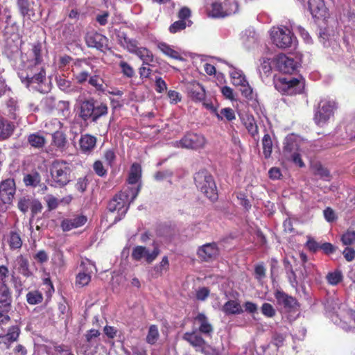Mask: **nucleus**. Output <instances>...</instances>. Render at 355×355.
I'll list each match as a JSON object with an SVG mask.
<instances>
[{
	"mask_svg": "<svg viewBox=\"0 0 355 355\" xmlns=\"http://www.w3.org/2000/svg\"><path fill=\"white\" fill-rule=\"evenodd\" d=\"M21 67L18 76L27 87L33 84H40L46 78V73L42 66V44L39 42L33 44L31 49L21 55Z\"/></svg>",
	"mask_w": 355,
	"mask_h": 355,
	"instance_id": "f257e3e1",
	"label": "nucleus"
},
{
	"mask_svg": "<svg viewBox=\"0 0 355 355\" xmlns=\"http://www.w3.org/2000/svg\"><path fill=\"white\" fill-rule=\"evenodd\" d=\"M76 108L78 118L85 123H96L100 118L106 116L108 113L107 105L94 98L78 101Z\"/></svg>",
	"mask_w": 355,
	"mask_h": 355,
	"instance_id": "f03ea898",
	"label": "nucleus"
},
{
	"mask_svg": "<svg viewBox=\"0 0 355 355\" xmlns=\"http://www.w3.org/2000/svg\"><path fill=\"white\" fill-rule=\"evenodd\" d=\"M140 191V187H130L116 194L109 202L107 210L110 213L117 212L114 223L119 221L127 213L130 204L135 200Z\"/></svg>",
	"mask_w": 355,
	"mask_h": 355,
	"instance_id": "7ed1b4c3",
	"label": "nucleus"
},
{
	"mask_svg": "<svg viewBox=\"0 0 355 355\" xmlns=\"http://www.w3.org/2000/svg\"><path fill=\"white\" fill-rule=\"evenodd\" d=\"M52 182L55 187H63L71 180V164L64 160H55L50 168Z\"/></svg>",
	"mask_w": 355,
	"mask_h": 355,
	"instance_id": "20e7f679",
	"label": "nucleus"
},
{
	"mask_svg": "<svg viewBox=\"0 0 355 355\" xmlns=\"http://www.w3.org/2000/svg\"><path fill=\"white\" fill-rule=\"evenodd\" d=\"M197 188L212 201L218 198V192L213 177L207 171H200L194 175Z\"/></svg>",
	"mask_w": 355,
	"mask_h": 355,
	"instance_id": "39448f33",
	"label": "nucleus"
},
{
	"mask_svg": "<svg viewBox=\"0 0 355 355\" xmlns=\"http://www.w3.org/2000/svg\"><path fill=\"white\" fill-rule=\"evenodd\" d=\"M275 89L280 93L286 95L300 94L304 88V81L302 78L279 77L274 80Z\"/></svg>",
	"mask_w": 355,
	"mask_h": 355,
	"instance_id": "423d86ee",
	"label": "nucleus"
},
{
	"mask_svg": "<svg viewBox=\"0 0 355 355\" xmlns=\"http://www.w3.org/2000/svg\"><path fill=\"white\" fill-rule=\"evenodd\" d=\"M270 36L273 44L280 49L291 47L295 45L297 41L290 29L286 27H273Z\"/></svg>",
	"mask_w": 355,
	"mask_h": 355,
	"instance_id": "0eeeda50",
	"label": "nucleus"
},
{
	"mask_svg": "<svg viewBox=\"0 0 355 355\" xmlns=\"http://www.w3.org/2000/svg\"><path fill=\"white\" fill-rule=\"evenodd\" d=\"M239 5L235 0H225L223 3L215 1L211 3L209 15L215 17H225L238 12Z\"/></svg>",
	"mask_w": 355,
	"mask_h": 355,
	"instance_id": "6e6552de",
	"label": "nucleus"
},
{
	"mask_svg": "<svg viewBox=\"0 0 355 355\" xmlns=\"http://www.w3.org/2000/svg\"><path fill=\"white\" fill-rule=\"evenodd\" d=\"M206 139L202 135L187 132L181 139L173 141L172 146L175 148L198 150L204 148Z\"/></svg>",
	"mask_w": 355,
	"mask_h": 355,
	"instance_id": "1a4fd4ad",
	"label": "nucleus"
},
{
	"mask_svg": "<svg viewBox=\"0 0 355 355\" xmlns=\"http://www.w3.org/2000/svg\"><path fill=\"white\" fill-rule=\"evenodd\" d=\"M18 209L24 214L28 212L30 209L31 211V217L29 220L30 230L32 231V223L35 216L40 213L43 209V206L40 201L32 196L26 195L19 198L17 203Z\"/></svg>",
	"mask_w": 355,
	"mask_h": 355,
	"instance_id": "9d476101",
	"label": "nucleus"
},
{
	"mask_svg": "<svg viewBox=\"0 0 355 355\" xmlns=\"http://www.w3.org/2000/svg\"><path fill=\"white\" fill-rule=\"evenodd\" d=\"M12 295L6 285L0 286V324H6L10 320L8 313L11 310Z\"/></svg>",
	"mask_w": 355,
	"mask_h": 355,
	"instance_id": "9b49d317",
	"label": "nucleus"
},
{
	"mask_svg": "<svg viewBox=\"0 0 355 355\" xmlns=\"http://www.w3.org/2000/svg\"><path fill=\"white\" fill-rule=\"evenodd\" d=\"M335 103L328 100H321L315 110L314 121L318 125H324L333 115Z\"/></svg>",
	"mask_w": 355,
	"mask_h": 355,
	"instance_id": "f8f14e48",
	"label": "nucleus"
},
{
	"mask_svg": "<svg viewBox=\"0 0 355 355\" xmlns=\"http://www.w3.org/2000/svg\"><path fill=\"white\" fill-rule=\"evenodd\" d=\"M15 193L14 180L7 179L0 184V210L7 209V205L11 203Z\"/></svg>",
	"mask_w": 355,
	"mask_h": 355,
	"instance_id": "ddd939ff",
	"label": "nucleus"
},
{
	"mask_svg": "<svg viewBox=\"0 0 355 355\" xmlns=\"http://www.w3.org/2000/svg\"><path fill=\"white\" fill-rule=\"evenodd\" d=\"M275 63L277 68L284 73H292L300 65V58H294L282 53L277 55Z\"/></svg>",
	"mask_w": 355,
	"mask_h": 355,
	"instance_id": "4468645a",
	"label": "nucleus"
},
{
	"mask_svg": "<svg viewBox=\"0 0 355 355\" xmlns=\"http://www.w3.org/2000/svg\"><path fill=\"white\" fill-rule=\"evenodd\" d=\"M283 156L286 160L292 161L300 167L304 166L299 153L297 144L291 139L287 138L286 139L283 150Z\"/></svg>",
	"mask_w": 355,
	"mask_h": 355,
	"instance_id": "2eb2a0df",
	"label": "nucleus"
},
{
	"mask_svg": "<svg viewBox=\"0 0 355 355\" xmlns=\"http://www.w3.org/2000/svg\"><path fill=\"white\" fill-rule=\"evenodd\" d=\"M274 296L277 301V304L286 312H291L297 309L299 306L297 300L286 294L281 290L275 291Z\"/></svg>",
	"mask_w": 355,
	"mask_h": 355,
	"instance_id": "dca6fc26",
	"label": "nucleus"
},
{
	"mask_svg": "<svg viewBox=\"0 0 355 355\" xmlns=\"http://www.w3.org/2000/svg\"><path fill=\"white\" fill-rule=\"evenodd\" d=\"M230 76L231 77L232 83L233 85L243 87L241 92L243 96L245 97L251 96L252 89L249 85L248 82L241 70L232 68V69L230 71Z\"/></svg>",
	"mask_w": 355,
	"mask_h": 355,
	"instance_id": "f3484780",
	"label": "nucleus"
},
{
	"mask_svg": "<svg viewBox=\"0 0 355 355\" xmlns=\"http://www.w3.org/2000/svg\"><path fill=\"white\" fill-rule=\"evenodd\" d=\"M159 254V250L155 247L150 252L146 247L136 246L133 248L131 257L134 260L140 261L145 259L147 263L153 262Z\"/></svg>",
	"mask_w": 355,
	"mask_h": 355,
	"instance_id": "a211bd4d",
	"label": "nucleus"
},
{
	"mask_svg": "<svg viewBox=\"0 0 355 355\" xmlns=\"http://www.w3.org/2000/svg\"><path fill=\"white\" fill-rule=\"evenodd\" d=\"M85 40L89 47L96 48L100 51H104L107 49V38L97 32L92 31L87 33Z\"/></svg>",
	"mask_w": 355,
	"mask_h": 355,
	"instance_id": "6ab92c4d",
	"label": "nucleus"
},
{
	"mask_svg": "<svg viewBox=\"0 0 355 355\" xmlns=\"http://www.w3.org/2000/svg\"><path fill=\"white\" fill-rule=\"evenodd\" d=\"M219 250L215 243H207L198 250V257L205 261H211L217 257Z\"/></svg>",
	"mask_w": 355,
	"mask_h": 355,
	"instance_id": "aec40b11",
	"label": "nucleus"
},
{
	"mask_svg": "<svg viewBox=\"0 0 355 355\" xmlns=\"http://www.w3.org/2000/svg\"><path fill=\"white\" fill-rule=\"evenodd\" d=\"M308 3L309 9L313 17L321 19L327 16V8L324 0H309Z\"/></svg>",
	"mask_w": 355,
	"mask_h": 355,
	"instance_id": "412c9836",
	"label": "nucleus"
},
{
	"mask_svg": "<svg viewBox=\"0 0 355 355\" xmlns=\"http://www.w3.org/2000/svg\"><path fill=\"white\" fill-rule=\"evenodd\" d=\"M87 217L83 215H75L64 218L61 222V227L64 232L70 231L73 229L80 227L87 222Z\"/></svg>",
	"mask_w": 355,
	"mask_h": 355,
	"instance_id": "4be33fe9",
	"label": "nucleus"
},
{
	"mask_svg": "<svg viewBox=\"0 0 355 355\" xmlns=\"http://www.w3.org/2000/svg\"><path fill=\"white\" fill-rule=\"evenodd\" d=\"M21 333L18 325L10 327L6 334L0 335V345H3L6 349H8L11 344L17 341Z\"/></svg>",
	"mask_w": 355,
	"mask_h": 355,
	"instance_id": "5701e85b",
	"label": "nucleus"
},
{
	"mask_svg": "<svg viewBox=\"0 0 355 355\" xmlns=\"http://www.w3.org/2000/svg\"><path fill=\"white\" fill-rule=\"evenodd\" d=\"M55 82L58 88L67 94H76L80 92L81 88L76 84L71 83L64 76H58L55 77Z\"/></svg>",
	"mask_w": 355,
	"mask_h": 355,
	"instance_id": "b1692460",
	"label": "nucleus"
},
{
	"mask_svg": "<svg viewBox=\"0 0 355 355\" xmlns=\"http://www.w3.org/2000/svg\"><path fill=\"white\" fill-rule=\"evenodd\" d=\"M187 92L189 97L194 101L200 102L205 98V89L199 83H189L187 86Z\"/></svg>",
	"mask_w": 355,
	"mask_h": 355,
	"instance_id": "393cba45",
	"label": "nucleus"
},
{
	"mask_svg": "<svg viewBox=\"0 0 355 355\" xmlns=\"http://www.w3.org/2000/svg\"><path fill=\"white\" fill-rule=\"evenodd\" d=\"M96 137L92 135L85 134L82 135L79 140L81 152L85 154H90L96 147Z\"/></svg>",
	"mask_w": 355,
	"mask_h": 355,
	"instance_id": "a878e982",
	"label": "nucleus"
},
{
	"mask_svg": "<svg viewBox=\"0 0 355 355\" xmlns=\"http://www.w3.org/2000/svg\"><path fill=\"white\" fill-rule=\"evenodd\" d=\"M183 339L189 343L197 351H202L206 345L205 340L196 331L186 332L183 336Z\"/></svg>",
	"mask_w": 355,
	"mask_h": 355,
	"instance_id": "bb28decb",
	"label": "nucleus"
},
{
	"mask_svg": "<svg viewBox=\"0 0 355 355\" xmlns=\"http://www.w3.org/2000/svg\"><path fill=\"white\" fill-rule=\"evenodd\" d=\"M243 44L248 49L254 47L259 40V35L253 28H248L241 33Z\"/></svg>",
	"mask_w": 355,
	"mask_h": 355,
	"instance_id": "cd10ccee",
	"label": "nucleus"
},
{
	"mask_svg": "<svg viewBox=\"0 0 355 355\" xmlns=\"http://www.w3.org/2000/svg\"><path fill=\"white\" fill-rule=\"evenodd\" d=\"M221 311L227 315H239L243 313V309L238 300H229L221 308Z\"/></svg>",
	"mask_w": 355,
	"mask_h": 355,
	"instance_id": "c85d7f7f",
	"label": "nucleus"
},
{
	"mask_svg": "<svg viewBox=\"0 0 355 355\" xmlns=\"http://www.w3.org/2000/svg\"><path fill=\"white\" fill-rule=\"evenodd\" d=\"M195 322L199 324V331L205 335L209 336L213 332V327L209 323L207 317L204 313H198L194 318Z\"/></svg>",
	"mask_w": 355,
	"mask_h": 355,
	"instance_id": "c756f323",
	"label": "nucleus"
},
{
	"mask_svg": "<svg viewBox=\"0 0 355 355\" xmlns=\"http://www.w3.org/2000/svg\"><path fill=\"white\" fill-rule=\"evenodd\" d=\"M33 4V3L30 2L29 0H17V5L19 13L23 17H27L28 19H31V17L35 16Z\"/></svg>",
	"mask_w": 355,
	"mask_h": 355,
	"instance_id": "7c9ffc66",
	"label": "nucleus"
},
{
	"mask_svg": "<svg viewBox=\"0 0 355 355\" xmlns=\"http://www.w3.org/2000/svg\"><path fill=\"white\" fill-rule=\"evenodd\" d=\"M15 261L18 266V270L21 275L27 277L32 275V272L29 269V263L27 259L22 255H20L16 258Z\"/></svg>",
	"mask_w": 355,
	"mask_h": 355,
	"instance_id": "2f4dec72",
	"label": "nucleus"
},
{
	"mask_svg": "<svg viewBox=\"0 0 355 355\" xmlns=\"http://www.w3.org/2000/svg\"><path fill=\"white\" fill-rule=\"evenodd\" d=\"M137 55L142 61L144 64L150 65L153 62V53L145 47H138L137 51L134 53Z\"/></svg>",
	"mask_w": 355,
	"mask_h": 355,
	"instance_id": "473e14b6",
	"label": "nucleus"
},
{
	"mask_svg": "<svg viewBox=\"0 0 355 355\" xmlns=\"http://www.w3.org/2000/svg\"><path fill=\"white\" fill-rule=\"evenodd\" d=\"M259 62L260 64L257 70L260 77L261 78H263V76L268 77L270 74L272 70L270 59L267 58H261L259 60Z\"/></svg>",
	"mask_w": 355,
	"mask_h": 355,
	"instance_id": "72a5a7b5",
	"label": "nucleus"
},
{
	"mask_svg": "<svg viewBox=\"0 0 355 355\" xmlns=\"http://www.w3.org/2000/svg\"><path fill=\"white\" fill-rule=\"evenodd\" d=\"M28 142L33 148H41L44 146L46 139L43 136L36 132L28 135Z\"/></svg>",
	"mask_w": 355,
	"mask_h": 355,
	"instance_id": "f704fd0d",
	"label": "nucleus"
},
{
	"mask_svg": "<svg viewBox=\"0 0 355 355\" xmlns=\"http://www.w3.org/2000/svg\"><path fill=\"white\" fill-rule=\"evenodd\" d=\"M157 47L166 55L175 60H182V58L180 55L179 53L175 50L173 49L167 44L164 42L159 43Z\"/></svg>",
	"mask_w": 355,
	"mask_h": 355,
	"instance_id": "c9c22d12",
	"label": "nucleus"
},
{
	"mask_svg": "<svg viewBox=\"0 0 355 355\" xmlns=\"http://www.w3.org/2000/svg\"><path fill=\"white\" fill-rule=\"evenodd\" d=\"M13 131V125L8 121L0 119V139L9 137Z\"/></svg>",
	"mask_w": 355,
	"mask_h": 355,
	"instance_id": "e433bc0d",
	"label": "nucleus"
},
{
	"mask_svg": "<svg viewBox=\"0 0 355 355\" xmlns=\"http://www.w3.org/2000/svg\"><path fill=\"white\" fill-rule=\"evenodd\" d=\"M53 144L58 148L63 150L65 148L67 145V137L66 135L61 131H55L52 135Z\"/></svg>",
	"mask_w": 355,
	"mask_h": 355,
	"instance_id": "4c0bfd02",
	"label": "nucleus"
},
{
	"mask_svg": "<svg viewBox=\"0 0 355 355\" xmlns=\"http://www.w3.org/2000/svg\"><path fill=\"white\" fill-rule=\"evenodd\" d=\"M159 338V332L157 325L151 324L146 337V341L148 344L154 345Z\"/></svg>",
	"mask_w": 355,
	"mask_h": 355,
	"instance_id": "58836bf2",
	"label": "nucleus"
},
{
	"mask_svg": "<svg viewBox=\"0 0 355 355\" xmlns=\"http://www.w3.org/2000/svg\"><path fill=\"white\" fill-rule=\"evenodd\" d=\"M141 174V166L138 164H133L131 166L128 177L129 184H136L140 179Z\"/></svg>",
	"mask_w": 355,
	"mask_h": 355,
	"instance_id": "ea45409f",
	"label": "nucleus"
},
{
	"mask_svg": "<svg viewBox=\"0 0 355 355\" xmlns=\"http://www.w3.org/2000/svg\"><path fill=\"white\" fill-rule=\"evenodd\" d=\"M343 278V275L340 270H335L334 271L329 272L326 276L327 282L332 286L338 284L342 282Z\"/></svg>",
	"mask_w": 355,
	"mask_h": 355,
	"instance_id": "a19ab883",
	"label": "nucleus"
},
{
	"mask_svg": "<svg viewBox=\"0 0 355 355\" xmlns=\"http://www.w3.org/2000/svg\"><path fill=\"white\" fill-rule=\"evenodd\" d=\"M263 153L265 158L270 157L272 150V141L270 136L266 134L262 139Z\"/></svg>",
	"mask_w": 355,
	"mask_h": 355,
	"instance_id": "79ce46f5",
	"label": "nucleus"
},
{
	"mask_svg": "<svg viewBox=\"0 0 355 355\" xmlns=\"http://www.w3.org/2000/svg\"><path fill=\"white\" fill-rule=\"evenodd\" d=\"M244 125L252 137L258 135V126L252 116H248L244 119Z\"/></svg>",
	"mask_w": 355,
	"mask_h": 355,
	"instance_id": "37998d69",
	"label": "nucleus"
},
{
	"mask_svg": "<svg viewBox=\"0 0 355 355\" xmlns=\"http://www.w3.org/2000/svg\"><path fill=\"white\" fill-rule=\"evenodd\" d=\"M169 266L167 257H164L159 265L155 266L152 270V275L153 277H158L166 271Z\"/></svg>",
	"mask_w": 355,
	"mask_h": 355,
	"instance_id": "c03bdc74",
	"label": "nucleus"
},
{
	"mask_svg": "<svg viewBox=\"0 0 355 355\" xmlns=\"http://www.w3.org/2000/svg\"><path fill=\"white\" fill-rule=\"evenodd\" d=\"M42 300V293L37 291H30L26 294V300L31 305L39 304Z\"/></svg>",
	"mask_w": 355,
	"mask_h": 355,
	"instance_id": "a18cd8bd",
	"label": "nucleus"
},
{
	"mask_svg": "<svg viewBox=\"0 0 355 355\" xmlns=\"http://www.w3.org/2000/svg\"><path fill=\"white\" fill-rule=\"evenodd\" d=\"M24 182L26 186L36 187L40 182V176L37 172L28 174L24 176Z\"/></svg>",
	"mask_w": 355,
	"mask_h": 355,
	"instance_id": "49530a36",
	"label": "nucleus"
},
{
	"mask_svg": "<svg viewBox=\"0 0 355 355\" xmlns=\"http://www.w3.org/2000/svg\"><path fill=\"white\" fill-rule=\"evenodd\" d=\"M9 245L12 249H18L21 247L22 241L20 236L16 232H11L9 237Z\"/></svg>",
	"mask_w": 355,
	"mask_h": 355,
	"instance_id": "de8ad7c7",
	"label": "nucleus"
},
{
	"mask_svg": "<svg viewBox=\"0 0 355 355\" xmlns=\"http://www.w3.org/2000/svg\"><path fill=\"white\" fill-rule=\"evenodd\" d=\"M217 117L218 119L222 120L223 118H225L227 121H232L235 119V113L234 111L230 107H225L220 110V114H217Z\"/></svg>",
	"mask_w": 355,
	"mask_h": 355,
	"instance_id": "09e8293b",
	"label": "nucleus"
},
{
	"mask_svg": "<svg viewBox=\"0 0 355 355\" xmlns=\"http://www.w3.org/2000/svg\"><path fill=\"white\" fill-rule=\"evenodd\" d=\"M341 241L345 245H351L355 242V231L347 230L341 236Z\"/></svg>",
	"mask_w": 355,
	"mask_h": 355,
	"instance_id": "8fccbe9b",
	"label": "nucleus"
},
{
	"mask_svg": "<svg viewBox=\"0 0 355 355\" xmlns=\"http://www.w3.org/2000/svg\"><path fill=\"white\" fill-rule=\"evenodd\" d=\"M91 280V275L89 273L79 272L76 276V283L77 285L83 287L87 285Z\"/></svg>",
	"mask_w": 355,
	"mask_h": 355,
	"instance_id": "3c124183",
	"label": "nucleus"
},
{
	"mask_svg": "<svg viewBox=\"0 0 355 355\" xmlns=\"http://www.w3.org/2000/svg\"><path fill=\"white\" fill-rule=\"evenodd\" d=\"M89 83L96 88L98 92H105V87L103 84L102 80H100L98 76H91L89 79Z\"/></svg>",
	"mask_w": 355,
	"mask_h": 355,
	"instance_id": "603ef678",
	"label": "nucleus"
},
{
	"mask_svg": "<svg viewBox=\"0 0 355 355\" xmlns=\"http://www.w3.org/2000/svg\"><path fill=\"white\" fill-rule=\"evenodd\" d=\"M119 67L121 69V71L124 76L128 78H132L134 76L135 71L128 63L125 61H121L119 63Z\"/></svg>",
	"mask_w": 355,
	"mask_h": 355,
	"instance_id": "864d4df0",
	"label": "nucleus"
},
{
	"mask_svg": "<svg viewBox=\"0 0 355 355\" xmlns=\"http://www.w3.org/2000/svg\"><path fill=\"white\" fill-rule=\"evenodd\" d=\"M261 313L268 318H272L276 314V311L272 304L269 303H263L261 306Z\"/></svg>",
	"mask_w": 355,
	"mask_h": 355,
	"instance_id": "5fc2aeb1",
	"label": "nucleus"
},
{
	"mask_svg": "<svg viewBox=\"0 0 355 355\" xmlns=\"http://www.w3.org/2000/svg\"><path fill=\"white\" fill-rule=\"evenodd\" d=\"M314 173L315 175H319L321 178H323L326 180H328L329 178V171L324 168L320 164H315L313 166Z\"/></svg>",
	"mask_w": 355,
	"mask_h": 355,
	"instance_id": "6e6d98bb",
	"label": "nucleus"
},
{
	"mask_svg": "<svg viewBox=\"0 0 355 355\" xmlns=\"http://www.w3.org/2000/svg\"><path fill=\"white\" fill-rule=\"evenodd\" d=\"M173 171L170 169H166L161 171H157L154 177L157 181H162L164 180H168L173 177Z\"/></svg>",
	"mask_w": 355,
	"mask_h": 355,
	"instance_id": "4d7b16f0",
	"label": "nucleus"
},
{
	"mask_svg": "<svg viewBox=\"0 0 355 355\" xmlns=\"http://www.w3.org/2000/svg\"><path fill=\"white\" fill-rule=\"evenodd\" d=\"M103 158L105 161L107 162V164L110 167H112L114 166L116 157L113 150L108 149L104 152Z\"/></svg>",
	"mask_w": 355,
	"mask_h": 355,
	"instance_id": "13d9d810",
	"label": "nucleus"
},
{
	"mask_svg": "<svg viewBox=\"0 0 355 355\" xmlns=\"http://www.w3.org/2000/svg\"><path fill=\"white\" fill-rule=\"evenodd\" d=\"M187 27V22L184 20H178L172 24L169 27L171 33H176Z\"/></svg>",
	"mask_w": 355,
	"mask_h": 355,
	"instance_id": "bf43d9fd",
	"label": "nucleus"
},
{
	"mask_svg": "<svg viewBox=\"0 0 355 355\" xmlns=\"http://www.w3.org/2000/svg\"><path fill=\"white\" fill-rule=\"evenodd\" d=\"M93 169L96 175L103 177L107 174V169L105 168L101 161L97 160L93 164Z\"/></svg>",
	"mask_w": 355,
	"mask_h": 355,
	"instance_id": "052dcab7",
	"label": "nucleus"
},
{
	"mask_svg": "<svg viewBox=\"0 0 355 355\" xmlns=\"http://www.w3.org/2000/svg\"><path fill=\"white\" fill-rule=\"evenodd\" d=\"M307 241L306 243V247L313 252H317L319 249H320V244L315 241L313 238L311 236L307 237Z\"/></svg>",
	"mask_w": 355,
	"mask_h": 355,
	"instance_id": "680f3d73",
	"label": "nucleus"
},
{
	"mask_svg": "<svg viewBox=\"0 0 355 355\" xmlns=\"http://www.w3.org/2000/svg\"><path fill=\"white\" fill-rule=\"evenodd\" d=\"M45 200L49 210L56 209L59 205L58 200L53 195H47L45 197Z\"/></svg>",
	"mask_w": 355,
	"mask_h": 355,
	"instance_id": "e2e57ef3",
	"label": "nucleus"
},
{
	"mask_svg": "<svg viewBox=\"0 0 355 355\" xmlns=\"http://www.w3.org/2000/svg\"><path fill=\"white\" fill-rule=\"evenodd\" d=\"M285 340V336L280 333H274L272 336V343L273 344L279 347L283 345Z\"/></svg>",
	"mask_w": 355,
	"mask_h": 355,
	"instance_id": "0e129e2a",
	"label": "nucleus"
},
{
	"mask_svg": "<svg viewBox=\"0 0 355 355\" xmlns=\"http://www.w3.org/2000/svg\"><path fill=\"white\" fill-rule=\"evenodd\" d=\"M138 42L134 39H130L123 48L131 53H134L138 48Z\"/></svg>",
	"mask_w": 355,
	"mask_h": 355,
	"instance_id": "69168bd1",
	"label": "nucleus"
},
{
	"mask_svg": "<svg viewBox=\"0 0 355 355\" xmlns=\"http://www.w3.org/2000/svg\"><path fill=\"white\" fill-rule=\"evenodd\" d=\"M138 42L134 39H130L123 48L131 53H134L138 48Z\"/></svg>",
	"mask_w": 355,
	"mask_h": 355,
	"instance_id": "338daca9",
	"label": "nucleus"
},
{
	"mask_svg": "<svg viewBox=\"0 0 355 355\" xmlns=\"http://www.w3.org/2000/svg\"><path fill=\"white\" fill-rule=\"evenodd\" d=\"M89 76V73L86 71H80V73L74 75L75 80L79 84H83L86 82Z\"/></svg>",
	"mask_w": 355,
	"mask_h": 355,
	"instance_id": "774afa93",
	"label": "nucleus"
}]
</instances>
